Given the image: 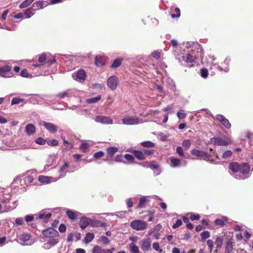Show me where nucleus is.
<instances>
[{
    "mask_svg": "<svg viewBox=\"0 0 253 253\" xmlns=\"http://www.w3.org/2000/svg\"><path fill=\"white\" fill-rule=\"evenodd\" d=\"M131 227L135 230H144L147 228V223L146 221L140 220H135L130 223Z\"/></svg>",
    "mask_w": 253,
    "mask_h": 253,
    "instance_id": "nucleus-1",
    "label": "nucleus"
},
{
    "mask_svg": "<svg viewBox=\"0 0 253 253\" xmlns=\"http://www.w3.org/2000/svg\"><path fill=\"white\" fill-rule=\"evenodd\" d=\"M11 68L6 65L0 67V76L4 78H10L13 76V73L11 72Z\"/></svg>",
    "mask_w": 253,
    "mask_h": 253,
    "instance_id": "nucleus-2",
    "label": "nucleus"
},
{
    "mask_svg": "<svg viewBox=\"0 0 253 253\" xmlns=\"http://www.w3.org/2000/svg\"><path fill=\"white\" fill-rule=\"evenodd\" d=\"M122 121L124 124L127 125H133L139 123V119L136 117L128 116L124 118Z\"/></svg>",
    "mask_w": 253,
    "mask_h": 253,
    "instance_id": "nucleus-3",
    "label": "nucleus"
},
{
    "mask_svg": "<svg viewBox=\"0 0 253 253\" xmlns=\"http://www.w3.org/2000/svg\"><path fill=\"white\" fill-rule=\"evenodd\" d=\"M191 153L192 155L201 157L204 160H206L207 159H209L211 155L207 153V152H205L203 151L199 150L196 149H193L191 151Z\"/></svg>",
    "mask_w": 253,
    "mask_h": 253,
    "instance_id": "nucleus-4",
    "label": "nucleus"
},
{
    "mask_svg": "<svg viewBox=\"0 0 253 253\" xmlns=\"http://www.w3.org/2000/svg\"><path fill=\"white\" fill-rule=\"evenodd\" d=\"M211 141L214 145L218 146H227L230 144V142L228 140L221 137L211 138Z\"/></svg>",
    "mask_w": 253,
    "mask_h": 253,
    "instance_id": "nucleus-5",
    "label": "nucleus"
},
{
    "mask_svg": "<svg viewBox=\"0 0 253 253\" xmlns=\"http://www.w3.org/2000/svg\"><path fill=\"white\" fill-rule=\"evenodd\" d=\"M40 125L43 126L50 133H55L57 131V126L52 123L42 121L40 123Z\"/></svg>",
    "mask_w": 253,
    "mask_h": 253,
    "instance_id": "nucleus-6",
    "label": "nucleus"
},
{
    "mask_svg": "<svg viewBox=\"0 0 253 253\" xmlns=\"http://www.w3.org/2000/svg\"><path fill=\"white\" fill-rule=\"evenodd\" d=\"M196 55L194 54L193 52L185 54L182 56V59L186 63H192L196 59Z\"/></svg>",
    "mask_w": 253,
    "mask_h": 253,
    "instance_id": "nucleus-7",
    "label": "nucleus"
},
{
    "mask_svg": "<svg viewBox=\"0 0 253 253\" xmlns=\"http://www.w3.org/2000/svg\"><path fill=\"white\" fill-rule=\"evenodd\" d=\"M216 119L226 128L229 129L231 127L230 123L223 115L217 114L216 116Z\"/></svg>",
    "mask_w": 253,
    "mask_h": 253,
    "instance_id": "nucleus-8",
    "label": "nucleus"
},
{
    "mask_svg": "<svg viewBox=\"0 0 253 253\" xmlns=\"http://www.w3.org/2000/svg\"><path fill=\"white\" fill-rule=\"evenodd\" d=\"M42 234L45 237L49 238L57 237L59 235V233L56 230L51 227L43 230Z\"/></svg>",
    "mask_w": 253,
    "mask_h": 253,
    "instance_id": "nucleus-9",
    "label": "nucleus"
},
{
    "mask_svg": "<svg viewBox=\"0 0 253 253\" xmlns=\"http://www.w3.org/2000/svg\"><path fill=\"white\" fill-rule=\"evenodd\" d=\"M46 55L44 53H42L41 54L39 55L38 62L41 63V65H43L46 63H49L50 65L53 64L56 62V60L53 59L52 60L46 61Z\"/></svg>",
    "mask_w": 253,
    "mask_h": 253,
    "instance_id": "nucleus-10",
    "label": "nucleus"
},
{
    "mask_svg": "<svg viewBox=\"0 0 253 253\" xmlns=\"http://www.w3.org/2000/svg\"><path fill=\"white\" fill-rule=\"evenodd\" d=\"M86 72L84 70H80L73 74V77L80 82H83L86 78Z\"/></svg>",
    "mask_w": 253,
    "mask_h": 253,
    "instance_id": "nucleus-11",
    "label": "nucleus"
},
{
    "mask_svg": "<svg viewBox=\"0 0 253 253\" xmlns=\"http://www.w3.org/2000/svg\"><path fill=\"white\" fill-rule=\"evenodd\" d=\"M250 171V167L248 163L241 164L239 169V172L242 173L243 175H247L249 174Z\"/></svg>",
    "mask_w": 253,
    "mask_h": 253,
    "instance_id": "nucleus-12",
    "label": "nucleus"
},
{
    "mask_svg": "<svg viewBox=\"0 0 253 253\" xmlns=\"http://www.w3.org/2000/svg\"><path fill=\"white\" fill-rule=\"evenodd\" d=\"M45 2L42 0L36 1L32 4V8L34 11L38 10L46 7L47 5Z\"/></svg>",
    "mask_w": 253,
    "mask_h": 253,
    "instance_id": "nucleus-13",
    "label": "nucleus"
},
{
    "mask_svg": "<svg viewBox=\"0 0 253 253\" xmlns=\"http://www.w3.org/2000/svg\"><path fill=\"white\" fill-rule=\"evenodd\" d=\"M151 241L150 238L142 240L141 248L145 252L148 251L151 248Z\"/></svg>",
    "mask_w": 253,
    "mask_h": 253,
    "instance_id": "nucleus-14",
    "label": "nucleus"
},
{
    "mask_svg": "<svg viewBox=\"0 0 253 253\" xmlns=\"http://www.w3.org/2000/svg\"><path fill=\"white\" fill-rule=\"evenodd\" d=\"M90 223V219L85 217H82L80 221V226L82 229H85Z\"/></svg>",
    "mask_w": 253,
    "mask_h": 253,
    "instance_id": "nucleus-15",
    "label": "nucleus"
},
{
    "mask_svg": "<svg viewBox=\"0 0 253 253\" xmlns=\"http://www.w3.org/2000/svg\"><path fill=\"white\" fill-rule=\"evenodd\" d=\"M94 63L97 67H101L105 64V60L103 57L98 55L95 57Z\"/></svg>",
    "mask_w": 253,
    "mask_h": 253,
    "instance_id": "nucleus-16",
    "label": "nucleus"
},
{
    "mask_svg": "<svg viewBox=\"0 0 253 253\" xmlns=\"http://www.w3.org/2000/svg\"><path fill=\"white\" fill-rule=\"evenodd\" d=\"M240 165L237 162H231L229 164V169L234 172H239Z\"/></svg>",
    "mask_w": 253,
    "mask_h": 253,
    "instance_id": "nucleus-17",
    "label": "nucleus"
},
{
    "mask_svg": "<svg viewBox=\"0 0 253 253\" xmlns=\"http://www.w3.org/2000/svg\"><path fill=\"white\" fill-rule=\"evenodd\" d=\"M227 217L225 216H223L221 219H216L214 221V224L216 225L219 226L220 227H223L225 225V222L227 221Z\"/></svg>",
    "mask_w": 253,
    "mask_h": 253,
    "instance_id": "nucleus-18",
    "label": "nucleus"
},
{
    "mask_svg": "<svg viewBox=\"0 0 253 253\" xmlns=\"http://www.w3.org/2000/svg\"><path fill=\"white\" fill-rule=\"evenodd\" d=\"M26 131L29 135H32L35 132L36 127L33 124H28L26 126Z\"/></svg>",
    "mask_w": 253,
    "mask_h": 253,
    "instance_id": "nucleus-19",
    "label": "nucleus"
},
{
    "mask_svg": "<svg viewBox=\"0 0 253 253\" xmlns=\"http://www.w3.org/2000/svg\"><path fill=\"white\" fill-rule=\"evenodd\" d=\"M170 166L172 168H175L180 166L181 162L179 159L174 157H170L169 159Z\"/></svg>",
    "mask_w": 253,
    "mask_h": 253,
    "instance_id": "nucleus-20",
    "label": "nucleus"
},
{
    "mask_svg": "<svg viewBox=\"0 0 253 253\" xmlns=\"http://www.w3.org/2000/svg\"><path fill=\"white\" fill-rule=\"evenodd\" d=\"M147 203V200L145 197H142L139 199V204L137 205L136 208L141 209L144 208L146 207V203Z\"/></svg>",
    "mask_w": 253,
    "mask_h": 253,
    "instance_id": "nucleus-21",
    "label": "nucleus"
},
{
    "mask_svg": "<svg viewBox=\"0 0 253 253\" xmlns=\"http://www.w3.org/2000/svg\"><path fill=\"white\" fill-rule=\"evenodd\" d=\"M133 154L134 156L138 160H144L145 157L142 151L138 150H134Z\"/></svg>",
    "mask_w": 253,
    "mask_h": 253,
    "instance_id": "nucleus-22",
    "label": "nucleus"
},
{
    "mask_svg": "<svg viewBox=\"0 0 253 253\" xmlns=\"http://www.w3.org/2000/svg\"><path fill=\"white\" fill-rule=\"evenodd\" d=\"M95 121L102 123H110L111 120L105 117L97 116L96 118Z\"/></svg>",
    "mask_w": 253,
    "mask_h": 253,
    "instance_id": "nucleus-23",
    "label": "nucleus"
},
{
    "mask_svg": "<svg viewBox=\"0 0 253 253\" xmlns=\"http://www.w3.org/2000/svg\"><path fill=\"white\" fill-rule=\"evenodd\" d=\"M94 235L93 233H87L84 238V242L86 244H88L92 241V240L94 239Z\"/></svg>",
    "mask_w": 253,
    "mask_h": 253,
    "instance_id": "nucleus-24",
    "label": "nucleus"
},
{
    "mask_svg": "<svg viewBox=\"0 0 253 253\" xmlns=\"http://www.w3.org/2000/svg\"><path fill=\"white\" fill-rule=\"evenodd\" d=\"M123 61V59L122 58H119L115 59L112 63V68H116L119 67L122 64Z\"/></svg>",
    "mask_w": 253,
    "mask_h": 253,
    "instance_id": "nucleus-25",
    "label": "nucleus"
},
{
    "mask_svg": "<svg viewBox=\"0 0 253 253\" xmlns=\"http://www.w3.org/2000/svg\"><path fill=\"white\" fill-rule=\"evenodd\" d=\"M31 236L28 234L23 233L18 236V239L21 241L27 242L30 239Z\"/></svg>",
    "mask_w": 253,
    "mask_h": 253,
    "instance_id": "nucleus-26",
    "label": "nucleus"
},
{
    "mask_svg": "<svg viewBox=\"0 0 253 253\" xmlns=\"http://www.w3.org/2000/svg\"><path fill=\"white\" fill-rule=\"evenodd\" d=\"M130 251L132 253H140L138 247L133 243H131L129 245Z\"/></svg>",
    "mask_w": 253,
    "mask_h": 253,
    "instance_id": "nucleus-27",
    "label": "nucleus"
},
{
    "mask_svg": "<svg viewBox=\"0 0 253 253\" xmlns=\"http://www.w3.org/2000/svg\"><path fill=\"white\" fill-rule=\"evenodd\" d=\"M233 250L232 242L230 240H228L226 243L225 253H230Z\"/></svg>",
    "mask_w": 253,
    "mask_h": 253,
    "instance_id": "nucleus-28",
    "label": "nucleus"
},
{
    "mask_svg": "<svg viewBox=\"0 0 253 253\" xmlns=\"http://www.w3.org/2000/svg\"><path fill=\"white\" fill-rule=\"evenodd\" d=\"M119 84V80L116 76H112V90L116 89Z\"/></svg>",
    "mask_w": 253,
    "mask_h": 253,
    "instance_id": "nucleus-29",
    "label": "nucleus"
},
{
    "mask_svg": "<svg viewBox=\"0 0 253 253\" xmlns=\"http://www.w3.org/2000/svg\"><path fill=\"white\" fill-rule=\"evenodd\" d=\"M142 146L147 148H153L155 144L150 141H143L141 143Z\"/></svg>",
    "mask_w": 253,
    "mask_h": 253,
    "instance_id": "nucleus-30",
    "label": "nucleus"
},
{
    "mask_svg": "<svg viewBox=\"0 0 253 253\" xmlns=\"http://www.w3.org/2000/svg\"><path fill=\"white\" fill-rule=\"evenodd\" d=\"M34 0H26L23 1L19 6L20 8H24L29 6Z\"/></svg>",
    "mask_w": 253,
    "mask_h": 253,
    "instance_id": "nucleus-31",
    "label": "nucleus"
},
{
    "mask_svg": "<svg viewBox=\"0 0 253 253\" xmlns=\"http://www.w3.org/2000/svg\"><path fill=\"white\" fill-rule=\"evenodd\" d=\"M51 216V213H48L47 214L45 213H41L39 216V219H44V221L46 222Z\"/></svg>",
    "mask_w": 253,
    "mask_h": 253,
    "instance_id": "nucleus-32",
    "label": "nucleus"
},
{
    "mask_svg": "<svg viewBox=\"0 0 253 253\" xmlns=\"http://www.w3.org/2000/svg\"><path fill=\"white\" fill-rule=\"evenodd\" d=\"M200 236L201 238V241H204L210 237V233L208 231H204L201 233Z\"/></svg>",
    "mask_w": 253,
    "mask_h": 253,
    "instance_id": "nucleus-33",
    "label": "nucleus"
},
{
    "mask_svg": "<svg viewBox=\"0 0 253 253\" xmlns=\"http://www.w3.org/2000/svg\"><path fill=\"white\" fill-rule=\"evenodd\" d=\"M100 99H101V96L98 95L96 97L90 98H88V99H86V102L87 103H89V104L94 103L97 102Z\"/></svg>",
    "mask_w": 253,
    "mask_h": 253,
    "instance_id": "nucleus-34",
    "label": "nucleus"
},
{
    "mask_svg": "<svg viewBox=\"0 0 253 253\" xmlns=\"http://www.w3.org/2000/svg\"><path fill=\"white\" fill-rule=\"evenodd\" d=\"M33 11H34V10H33V8H32V7L31 8H29L27 9L24 12V14L26 15V18H29L32 15H33L34 14Z\"/></svg>",
    "mask_w": 253,
    "mask_h": 253,
    "instance_id": "nucleus-35",
    "label": "nucleus"
},
{
    "mask_svg": "<svg viewBox=\"0 0 253 253\" xmlns=\"http://www.w3.org/2000/svg\"><path fill=\"white\" fill-rule=\"evenodd\" d=\"M92 253H106L104 250L102 249L98 246H95L92 250Z\"/></svg>",
    "mask_w": 253,
    "mask_h": 253,
    "instance_id": "nucleus-36",
    "label": "nucleus"
},
{
    "mask_svg": "<svg viewBox=\"0 0 253 253\" xmlns=\"http://www.w3.org/2000/svg\"><path fill=\"white\" fill-rule=\"evenodd\" d=\"M38 180L42 183H48L50 181V178L48 176L40 175L38 177Z\"/></svg>",
    "mask_w": 253,
    "mask_h": 253,
    "instance_id": "nucleus-37",
    "label": "nucleus"
},
{
    "mask_svg": "<svg viewBox=\"0 0 253 253\" xmlns=\"http://www.w3.org/2000/svg\"><path fill=\"white\" fill-rule=\"evenodd\" d=\"M215 245L216 246V248H220L221 247L222 244H223V240L221 237H217L215 239Z\"/></svg>",
    "mask_w": 253,
    "mask_h": 253,
    "instance_id": "nucleus-38",
    "label": "nucleus"
},
{
    "mask_svg": "<svg viewBox=\"0 0 253 253\" xmlns=\"http://www.w3.org/2000/svg\"><path fill=\"white\" fill-rule=\"evenodd\" d=\"M66 214L67 215L68 217L70 219H72V220L75 219L76 217L75 212H74V211H70V210L67 211Z\"/></svg>",
    "mask_w": 253,
    "mask_h": 253,
    "instance_id": "nucleus-39",
    "label": "nucleus"
},
{
    "mask_svg": "<svg viewBox=\"0 0 253 253\" xmlns=\"http://www.w3.org/2000/svg\"><path fill=\"white\" fill-rule=\"evenodd\" d=\"M63 143L65 146V149L67 150H71L73 148L72 143L66 140L65 139H63Z\"/></svg>",
    "mask_w": 253,
    "mask_h": 253,
    "instance_id": "nucleus-40",
    "label": "nucleus"
},
{
    "mask_svg": "<svg viewBox=\"0 0 253 253\" xmlns=\"http://www.w3.org/2000/svg\"><path fill=\"white\" fill-rule=\"evenodd\" d=\"M191 144V141L189 139L184 140L183 141L182 143V146L186 149H188L190 148Z\"/></svg>",
    "mask_w": 253,
    "mask_h": 253,
    "instance_id": "nucleus-41",
    "label": "nucleus"
},
{
    "mask_svg": "<svg viewBox=\"0 0 253 253\" xmlns=\"http://www.w3.org/2000/svg\"><path fill=\"white\" fill-rule=\"evenodd\" d=\"M232 154V151L231 150H227L223 153L222 158L224 159H227L228 158L231 157Z\"/></svg>",
    "mask_w": 253,
    "mask_h": 253,
    "instance_id": "nucleus-42",
    "label": "nucleus"
},
{
    "mask_svg": "<svg viewBox=\"0 0 253 253\" xmlns=\"http://www.w3.org/2000/svg\"><path fill=\"white\" fill-rule=\"evenodd\" d=\"M174 12H175L176 14H171V17L172 18H178V17H180V9L179 8H178V7L175 8L174 9Z\"/></svg>",
    "mask_w": 253,
    "mask_h": 253,
    "instance_id": "nucleus-43",
    "label": "nucleus"
},
{
    "mask_svg": "<svg viewBox=\"0 0 253 253\" xmlns=\"http://www.w3.org/2000/svg\"><path fill=\"white\" fill-rule=\"evenodd\" d=\"M89 145L87 143H84L80 146L81 150L84 152H86L88 150Z\"/></svg>",
    "mask_w": 253,
    "mask_h": 253,
    "instance_id": "nucleus-44",
    "label": "nucleus"
},
{
    "mask_svg": "<svg viewBox=\"0 0 253 253\" xmlns=\"http://www.w3.org/2000/svg\"><path fill=\"white\" fill-rule=\"evenodd\" d=\"M176 153L180 156V157H184V153L183 151V149L181 147L178 146L176 148Z\"/></svg>",
    "mask_w": 253,
    "mask_h": 253,
    "instance_id": "nucleus-45",
    "label": "nucleus"
},
{
    "mask_svg": "<svg viewBox=\"0 0 253 253\" xmlns=\"http://www.w3.org/2000/svg\"><path fill=\"white\" fill-rule=\"evenodd\" d=\"M152 246L153 249L156 251H158L160 253L163 252V250L160 248V246L158 242L154 243Z\"/></svg>",
    "mask_w": 253,
    "mask_h": 253,
    "instance_id": "nucleus-46",
    "label": "nucleus"
},
{
    "mask_svg": "<svg viewBox=\"0 0 253 253\" xmlns=\"http://www.w3.org/2000/svg\"><path fill=\"white\" fill-rule=\"evenodd\" d=\"M23 101V99L14 97L12 99L11 104V105L18 104Z\"/></svg>",
    "mask_w": 253,
    "mask_h": 253,
    "instance_id": "nucleus-47",
    "label": "nucleus"
},
{
    "mask_svg": "<svg viewBox=\"0 0 253 253\" xmlns=\"http://www.w3.org/2000/svg\"><path fill=\"white\" fill-rule=\"evenodd\" d=\"M201 76L204 78H206L208 76V71L206 68L202 69L200 71Z\"/></svg>",
    "mask_w": 253,
    "mask_h": 253,
    "instance_id": "nucleus-48",
    "label": "nucleus"
},
{
    "mask_svg": "<svg viewBox=\"0 0 253 253\" xmlns=\"http://www.w3.org/2000/svg\"><path fill=\"white\" fill-rule=\"evenodd\" d=\"M47 144L49 146H55L58 145V141L57 140L53 139L47 142Z\"/></svg>",
    "mask_w": 253,
    "mask_h": 253,
    "instance_id": "nucleus-49",
    "label": "nucleus"
},
{
    "mask_svg": "<svg viewBox=\"0 0 253 253\" xmlns=\"http://www.w3.org/2000/svg\"><path fill=\"white\" fill-rule=\"evenodd\" d=\"M35 142L37 144L44 145L45 144L46 140L42 137H39L36 140Z\"/></svg>",
    "mask_w": 253,
    "mask_h": 253,
    "instance_id": "nucleus-50",
    "label": "nucleus"
},
{
    "mask_svg": "<svg viewBox=\"0 0 253 253\" xmlns=\"http://www.w3.org/2000/svg\"><path fill=\"white\" fill-rule=\"evenodd\" d=\"M182 224V221L181 219H177L176 221V222L175 223H174L172 226V228L173 229H176L177 228V227H179L180 226H181Z\"/></svg>",
    "mask_w": 253,
    "mask_h": 253,
    "instance_id": "nucleus-51",
    "label": "nucleus"
},
{
    "mask_svg": "<svg viewBox=\"0 0 253 253\" xmlns=\"http://www.w3.org/2000/svg\"><path fill=\"white\" fill-rule=\"evenodd\" d=\"M124 157L126 159V160L131 163H133L134 162V158L133 156L130 154H126L124 156Z\"/></svg>",
    "mask_w": 253,
    "mask_h": 253,
    "instance_id": "nucleus-52",
    "label": "nucleus"
},
{
    "mask_svg": "<svg viewBox=\"0 0 253 253\" xmlns=\"http://www.w3.org/2000/svg\"><path fill=\"white\" fill-rule=\"evenodd\" d=\"M104 155V152L100 151L95 153L93 155V156L96 159H98V158H100L102 157V156H103Z\"/></svg>",
    "mask_w": 253,
    "mask_h": 253,
    "instance_id": "nucleus-53",
    "label": "nucleus"
},
{
    "mask_svg": "<svg viewBox=\"0 0 253 253\" xmlns=\"http://www.w3.org/2000/svg\"><path fill=\"white\" fill-rule=\"evenodd\" d=\"M20 75L22 77L28 78L29 77L28 70L27 69L22 70L20 73Z\"/></svg>",
    "mask_w": 253,
    "mask_h": 253,
    "instance_id": "nucleus-54",
    "label": "nucleus"
},
{
    "mask_svg": "<svg viewBox=\"0 0 253 253\" xmlns=\"http://www.w3.org/2000/svg\"><path fill=\"white\" fill-rule=\"evenodd\" d=\"M190 218L192 221L198 220L200 218V215L198 214L190 213Z\"/></svg>",
    "mask_w": 253,
    "mask_h": 253,
    "instance_id": "nucleus-55",
    "label": "nucleus"
},
{
    "mask_svg": "<svg viewBox=\"0 0 253 253\" xmlns=\"http://www.w3.org/2000/svg\"><path fill=\"white\" fill-rule=\"evenodd\" d=\"M151 55L154 58H155L156 59H159L161 57L160 52L158 51H156L152 52Z\"/></svg>",
    "mask_w": 253,
    "mask_h": 253,
    "instance_id": "nucleus-56",
    "label": "nucleus"
},
{
    "mask_svg": "<svg viewBox=\"0 0 253 253\" xmlns=\"http://www.w3.org/2000/svg\"><path fill=\"white\" fill-rule=\"evenodd\" d=\"M68 95V91L61 92L56 95V96L60 98H63Z\"/></svg>",
    "mask_w": 253,
    "mask_h": 253,
    "instance_id": "nucleus-57",
    "label": "nucleus"
},
{
    "mask_svg": "<svg viewBox=\"0 0 253 253\" xmlns=\"http://www.w3.org/2000/svg\"><path fill=\"white\" fill-rule=\"evenodd\" d=\"M207 245L210 249V252L211 253L213 249V242L211 240H208L207 242Z\"/></svg>",
    "mask_w": 253,
    "mask_h": 253,
    "instance_id": "nucleus-58",
    "label": "nucleus"
},
{
    "mask_svg": "<svg viewBox=\"0 0 253 253\" xmlns=\"http://www.w3.org/2000/svg\"><path fill=\"white\" fill-rule=\"evenodd\" d=\"M126 203L127 206L128 208H131L133 205V200H132V198H131L127 199V200L126 201Z\"/></svg>",
    "mask_w": 253,
    "mask_h": 253,
    "instance_id": "nucleus-59",
    "label": "nucleus"
},
{
    "mask_svg": "<svg viewBox=\"0 0 253 253\" xmlns=\"http://www.w3.org/2000/svg\"><path fill=\"white\" fill-rule=\"evenodd\" d=\"M58 229L60 232L64 233L66 231V227L65 224L62 223L60 225Z\"/></svg>",
    "mask_w": 253,
    "mask_h": 253,
    "instance_id": "nucleus-60",
    "label": "nucleus"
},
{
    "mask_svg": "<svg viewBox=\"0 0 253 253\" xmlns=\"http://www.w3.org/2000/svg\"><path fill=\"white\" fill-rule=\"evenodd\" d=\"M25 221L28 223L34 220V216L32 215H28L25 216Z\"/></svg>",
    "mask_w": 253,
    "mask_h": 253,
    "instance_id": "nucleus-61",
    "label": "nucleus"
},
{
    "mask_svg": "<svg viewBox=\"0 0 253 253\" xmlns=\"http://www.w3.org/2000/svg\"><path fill=\"white\" fill-rule=\"evenodd\" d=\"M101 242H102L104 244L106 245L109 244V240L106 237L103 236L101 238Z\"/></svg>",
    "mask_w": 253,
    "mask_h": 253,
    "instance_id": "nucleus-62",
    "label": "nucleus"
},
{
    "mask_svg": "<svg viewBox=\"0 0 253 253\" xmlns=\"http://www.w3.org/2000/svg\"><path fill=\"white\" fill-rule=\"evenodd\" d=\"M155 152L154 150H144V153L146 154L147 156H150L154 154Z\"/></svg>",
    "mask_w": 253,
    "mask_h": 253,
    "instance_id": "nucleus-63",
    "label": "nucleus"
},
{
    "mask_svg": "<svg viewBox=\"0 0 253 253\" xmlns=\"http://www.w3.org/2000/svg\"><path fill=\"white\" fill-rule=\"evenodd\" d=\"M177 116L179 119H182L186 117V114L184 113H181L180 112H178L177 113Z\"/></svg>",
    "mask_w": 253,
    "mask_h": 253,
    "instance_id": "nucleus-64",
    "label": "nucleus"
}]
</instances>
